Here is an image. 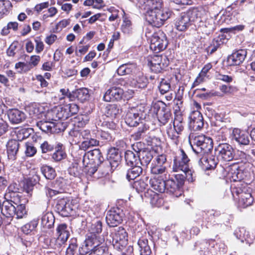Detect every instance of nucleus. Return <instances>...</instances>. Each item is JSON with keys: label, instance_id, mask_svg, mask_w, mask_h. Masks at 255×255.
I'll use <instances>...</instances> for the list:
<instances>
[{"label": "nucleus", "instance_id": "obj_36", "mask_svg": "<svg viewBox=\"0 0 255 255\" xmlns=\"http://www.w3.org/2000/svg\"><path fill=\"white\" fill-rule=\"evenodd\" d=\"M56 231L57 237L66 242L70 236V232L67 225L66 224L59 225L57 227Z\"/></svg>", "mask_w": 255, "mask_h": 255}, {"label": "nucleus", "instance_id": "obj_34", "mask_svg": "<svg viewBox=\"0 0 255 255\" xmlns=\"http://www.w3.org/2000/svg\"><path fill=\"white\" fill-rule=\"evenodd\" d=\"M164 179L165 180V183H166L165 192L171 194H174L176 191L180 189V187L173 178H170L169 174V176H167L166 178Z\"/></svg>", "mask_w": 255, "mask_h": 255}, {"label": "nucleus", "instance_id": "obj_27", "mask_svg": "<svg viewBox=\"0 0 255 255\" xmlns=\"http://www.w3.org/2000/svg\"><path fill=\"white\" fill-rule=\"evenodd\" d=\"M162 177V178L154 177L150 180L151 187L153 190L159 193H163L166 190L165 180L163 175Z\"/></svg>", "mask_w": 255, "mask_h": 255}, {"label": "nucleus", "instance_id": "obj_15", "mask_svg": "<svg viewBox=\"0 0 255 255\" xmlns=\"http://www.w3.org/2000/svg\"><path fill=\"white\" fill-rule=\"evenodd\" d=\"M124 214L120 208L113 209L107 214L106 220L110 227H116L121 224L123 221Z\"/></svg>", "mask_w": 255, "mask_h": 255}, {"label": "nucleus", "instance_id": "obj_29", "mask_svg": "<svg viewBox=\"0 0 255 255\" xmlns=\"http://www.w3.org/2000/svg\"><path fill=\"white\" fill-rule=\"evenodd\" d=\"M234 235L242 242L246 241L247 243L250 244L253 240V237L251 236L249 232L247 231L246 229L243 227L237 228L235 231Z\"/></svg>", "mask_w": 255, "mask_h": 255}, {"label": "nucleus", "instance_id": "obj_32", "mask_svg": "<svg viewBox=\"0 0 255 255\" xmlns=\"http://www.w3.org/2000/svg\"><path fill=\"white\" fill-rule=\"evenodd\" d=\"M89 92L87 88H80L73 92V100L77 98L80 102L84 103L89 99Z\"/></svg>", "mask_w": 255, "mask_h": 255}, {"label": "nucleus", "instance_id": "obj_57", "mask_svg": "<svg viewBox=\"0 0 255 255\" xmlns=\"http://www.w3.org/2000/svg\"><path fill=\"white\" fill-rule=\"evenodd\" d=\"M182 174H176L174 175L175 181L180 188L183 185L185 179L188 181L187 172H182Z\"/></svg>", "mask_w": 255, "mask_h": 255}, {"label": "nucleus", "instance_id": "obj_40", "mask_svg": "<svg viewBox=\"0 0 255 255\" xmlns=\"http://www.w3.org/2000/svg\"><path fill=\"white\" fill-rule=\"evenodd\" d=\"M144 3L148 6V10H161L162 6V0H144Z\"/></svg>", "mask_w": 255, "mask_h": 255}, {"label": "nucleus", "instance_id": "obj_35", "mask_svg": "<svg viewBox=\"0 0 255 255\" xmlns=\"http://www.w3.org/2000/svg\"><path fill=\"white\" fill-rule=\"evenodd\" d=\"M138 153L139 162L142 166H147L153 158L152 154L149 150H140Z\"/></svg>", "mask_w": 255, "mask_h": 255}, {"label": "nucleus", "instance_id": "obj_55", "mask_svg": "<svg viewBox=\"0 0 255 255\" xmlns=\"http://www.w3.org/2000/svg\"><path fill=\"white\" fill-rule=\"evenodd\" d=\"M231 179L234 181H240L244 178V174L242 170L236 168L231 172Z\"/></svg>", "mask_w": 255, "mask_h": 255}, {"label": "nucleus", "instance_id": "obj_33", "mask_svg": "<svg viewBox=\"0 0 255 255\" xmlns=\"http://www.w3.org/2000/svg\"><path fill=\"white\" fill-rule=\"evenodd\" d=\"M133 76L135 77V79H133V82L132 83V84L134 87L138 88H144L146 86L147 79L143 74L140 72L139 70L137 74H135Z\"/></svg>", "mask_w": 255, "mask_h": 255}, {"label": "nucleus", "instance_id": "obj_16", "mask_svg": "<svg viewBox=\"0 0 255 255\" xmlns=\"http://www.w3.org/2000/svg\"><path fill=\"white\" fill-rule=\"evenodd\" d=\"M193 13V12L191 11L181 13L175 22V26L178 30L183 31L187 29L194 20L191 17Z\"/></svg>", "mask_w": 255, "mask_h": 255}, {"label": "nucleus", "instance_id": "obj_62", "mask_svg": "<svg viewBox=\"0 0 255 255\" xmlns=\"http://www.w3.org/2000/svg\"><path fill=\"white\" fill-rule=\"evenodd\" d=\"M131 21L127 19H124L122 25V30L123 32L125 33L128 34L131 31Z\"/></svg>", "mask_w": 255, "mask_h": 255}, {"label": "nucleus", "instance_id": "obj_5", "mask_svg": "<svg viewBox=\"0 0 255 255\" xmlns=\"http://www.w3.org/2000/svg\"><path fill=\"white\" fill-rule=\"evenodd\" d=\"M56 208L62 216L68 217L74 215L78 208V205L73 200L63 198L57 200Z\"/></svg>", "mask_w": 255, "mask_h": 255}, {"label": "nucleus", "instance_id": "obj_8", "mask_svg": "<svg viewBox=\"0 0 255 255\" xmlns=\"http://www.w3.org/2000/svg\"><path fill=\"white\" fill-rule=\"evenodd\" d=\"M104 158L102 153L98 148H95L93 150L89 151L85 153L83 157L82 162L83 166H88V165L97 164L99 168L104 167L105 166L103 164Z\"/></svg>", "mask_w": 255, "mask_h": 255}, {"label": "nucleus", "instance_id": "obj_23", "mask_svg": "<svg viewBox=\"0 0 255 255\" xmlns=\"http://www.w3.org/2000/svg\"><path fill=\"white\" fill-rule=\"evenodd\" d=\"M139 69L134 63H127L121 65L117 69L119 75H131L134 76L137 74Z\"/></svg>", "mask_w": 255, "mask_h": 255}, {"label": "nucleus", "instance_id": "obj_18", "mask_svg": "<svg viewBox=\"0 0 255 255\" xmlns=\"http://www.w3.org/2000/svg\"><path fill=\"white\" fill-rule=\"evenodd\" d=\"M232 140H235L241 145H248L250 142V137L249 133L240 129L235 128L233 129L231 134Z\"/></svg>", "mask_w": 255, "mask_h": 255}, {"label": "nucleus", "instance_id": "obj_9", "mask_svg": "<svg viewBox=\"0 0 255 255\" xmlns=\"http://www.w3.org/2000/svg\"><path fill=\"white\" fill-rule=\"evenodd\" d=\"M109 160L105 161L103 164L105 166V169L102 172L103 175L109 173V172L115 169L122 159L121 152L116 147L111 148L109 150Z\"/></svg>", "mask_w": 255, "mask_h": 255}, {"label": "nucleus", "instance_id": "obj_26", "mask_svg": "<svg viewBox=\"0 0 255 255\" xmlns=\"http://www.w3.org/2000/svg\"><path fill=\"white\" fill-rule=\"evenodd\" d=\"M8 117L11 123L18 124L25 119V115L23 112L17 109H12L9 111Z\"/></svg>", "mask_w": 255, "mask_h": 255}, {"label": "nucleus", "instance_id": "obj_54", "mask_svg": "<svg viewBox=\"0 0 255 255\" xmlns=\"http://www.w3.org/2000/svg\"><path fill=\"white\" fill-rule=\"evenodd\" d=\"M89 255H111L107 247L99 246L92 251Z\"/></svg>", "mask_w": 255, "mask_h": 255}, {"label": "nucleus", "instance_id": "obj_49", "mask_svg": "<svg viewBox=\"0 0 255 255\" xmlns=\"http://www.w3.org/2000/svg\"><path fill=\"white\" fill-rule=\"evenodd\" d=\"M38 225L36 221H32L29 223L26 224L21 227V231L26 235L29 234L33 231Z\"/></svg>", "mask_w": 255, "mask_h": 255}, {"label": "nucleus", "instance_id": "obj_50", "mask_svg": "<svg viewBox=\"0 0 255 255\" xmlns=\"http://www.w3.org/2000/svg\"><path fill=\"white\" fill-rule=\"evenodd\" d=\"M106 114L108 117L115 118L120 114V110L116 105H111L107 107Z\"/></svg>", "mask_w": 255, "mask_h": 255}, {"label": "nucleus", "instance_id": "obj_61", "mask_svg": "<svg viewBox=\"0 0 255 255\" xmlns=\"http://www.w3.org/2000/svg\"><path fill=\"white\" fill-rule=\"evenodd\" d=\"M20 241L22 245L26 247H30L34 241L33 237L31 235H25L21 237Z\"/></svg>", "mask_w": 255, "mask_h": 255}, {"label": "nucleus", "instance_id": "obj_39", "mask_svg": "<svg viewBox=\"0 0 255 255\" xmlns=\"http://www.w3.org/2000/svg\"><path fill=\"white\" fill-rule=\"evenodd\" d=\"M54 216L51 212L46 213L41 218V224L46 228H51L54 225Z\"/></svg>", "mask_w": 255, "mask_h": 255}, {"label": "nucleus", "instance_id": "obj_21", "mask_svg": "<svg viewBox=\"0 0 255 255\" xmlns=\"http://www.w3.org/2000/svg\"><path fill=\"white\" fill-rule=\"evenodd\" d=\"M247 52L244 50H238L228 56V64L230 66L239 65L243 62L246 57Z\"/></svg>", "mask_w": 255, "mask_h": 255}, {"label": "nucleus", "instance_id": "obj_28", "mask_svg": "<svg viewBox=\"0 0 255 255\" xmlns=\"http://www.w3.org/2000/svg\"><path fill=\"white\" fill-rule=\"evenodd\" d=\"M15 205L10 201H3L1 214L6 218H13L15 213Z\"/></svg>", "mask_w": 255, "mask_h": 255}, {"label": "nucleus", "instance_id": "obj_6", "mask_svg": "<svg viewBox=\"0 0 255 255\" xmlns=\"http://www.w3.org/2000/svg\"><path fill=\"white\" fill-rule=\"evenodd\" d=\"M234 190L233 194L235 193L239 198V206L245 208L252 205L254 202V197L251 194V189L246 185H241V187L238 185Z\"/></svg>", "mask_w": 255, "mask_h": 255}, {"label": "nucleus", "instance_id": "obj_3", "mask_svg": "<svg viewBox=\"0 0 255 255\" xmlns=\"http://www.w3.org/2000/svg\"><path fill=\"white\" fill-rule=\"evenodd\" d=\"M172 14V12L167 8L158 11L147 10L145 14V19L153 26L159 27Z\"/></svg>", "mask_w": 255, "mask_h": 255}, {"label": "nucleus", "instance_id": "obj_42", "mask_svg": "<svg viewBox=\"0 0 255 255\" xmlns=\"http://www.w3.org/2000/svg\"><path fill=\"white\" fill-rule=\"evenodd\" d=\"M65 243L66 242L62 240L59 237L57 238H53L50 241L49 246L51 248L60 252L62 250V247Z\"/></svg>", "mask_w": 255, "mask_h": 255}, {"label": "nucleus", "instance_id": "obj_56", "mask_svg": "<svg viewBox=\"0 0 255 255\" xmlns=\"http://www.w3.org/2000/svg\"><path fill=\"white\" fill-rule=\"evenodd\" d=\"M18 28V23L17 22H9L6 26H4L1 32L2 35H5L9 33L10 29H13L15 31Z\"/></svg>", "mask_w": 255, "mask_h": 255}, {"label": "nucleus", "instance_id": "obj_37", "mask_svg": "<svg viewBox=\"0 0 255 255\" xmlns=\"http://www.w3.org/2000/svg\"><path fill=\"white\" fill-rule=\"evenodd\" d=\"M125 160L127 164L130 166L137 165L139 164V155H136L133 152L128 150L125 152Z\"/></svg>", "mask_w": 255, "mask_h": 255}, {"label": "nucleus", "instance_id": "obj_63", "mask_svg": "<svg viewBox=\"0 0 255 255\" xmlns=\"http://www.w3.org/2000/svg\"><path fill=\"white\" fill-rule=\"evenodd\" d=\"M25 154L27 156H33L37 151L36 148L31 143H26Z\"/></svg>", "mask_w": 255, "mask_h": 255}, {"label": "nucleus", "instance_id": "obj_58", "mask_svg": "<svg viewBox=\"0 0 255 255\" xmlns=\"http://www.w3.org/2000/svg\"><path fill=\"white\" fill-rule=\"evenodd\" d=\"M147 184L142 180L134 181L133 184V187L138 192H142L147 187Z\"/></svg>", "mask_w": 255, "mask_h": 255}, {"label": "nucleus", "instance_id": "obj_19", "mask_svg": "<svg viewBox=\"0 0 255 255\" xmlns=\"http://www.w3.org/2000/svg\"><path fill=\"white\" fill-rule=\"evenodd\" d=\"M123 90L117 87H113L109 89L105 93L103 99L106 102L119 101L123 98Z\"/></svg>", "mask_w": 255, "mask_h": 255}, {"label": "nucleus", "instance_id": "obj_13", "mask_svg": "<svg viewBox=\"0 0 255 255\" xmlns=\"http://www.w3.org/2000/svg\"><path fill=\"white\" fill-rule=\"evenodd\" d=\"M100 241L96 235H88L84 243L79 249L81 255H86L90 253L100 246Z\"/></svg>", "mask_w": 255, "mask_h": 255}, {"label": "nucleus", "instance_id": "obj_22", "mask_svg": "<svg viewBox=\"0 0 255 255\" xmlns=\"http://www.w3.org/2000/svg\"><path fill=\"white\" fill-rule=\"evenodd\" d=\"M79 108L77 105L74 103L69 104L61 109L58 113V118L61 119H67L69 117L78 113Z\"/></svg>", "mask_w": 255, "mask_h": 255}, {"label": "nucleus", "instance_id": "obj_24", "mask_svg": "<svg viewBox=\"0 0 255 255\" xmlns=\"http://www.w3.org/2000/svg\"><path fill=\"white\" fill-rule=\"evenodd\" d=\"M125 122L129 127H135L139 124L140 117L136 109H131L128 111L126 117Z\"/></svg>", "mask_w": 255, "mask_h": 255}, {"label": "nucleus", "instance_id": "obj_30", "mask_svg": "<svg viewBox=\"0 0 255 255\" xmlns=\"http://www.w3.org/2000/svg\"><path fill=\"white\" fill-rule=\"evenodd\" d=\"M137 245L139 247L140 255H151L152 252L148 244V241L144 237L138 239Z\"/></svg>", "mask_w": 255, "mask_h": 255}, {"label": "nucleus", "instance_id": "obj_64", "mask_svg": "<svg viewBox=\"0 0 255 255\" xmlns=\"http://www.w3.org/2000/svg\"><path fill=\"white\" fill-rule=\"evenodd\" d=\"M69 173L74 177L78 176L80 173V169L78 164L76 163H73L69 168Z\"/></svg>", "mask_w": 255, "mask_h": 255}, {"label": "nucleus", "instance_id": "obj_31", "mask_svg": "<svg viewBox=\"0 0 255 255\" xmlns=\"http://www.w3.org/2000/svg\"><path fill=\"white\" fill-rule=\"evenodd\" d=\"M159 122L162 125H165L170 119L171 113L169 110L165 107L159 108L157 112Z\"/></svg>", "mask_w": 255, "mask_h": 255}, {"label": "nucleus", "instance_id": "obj_48", "mask_svg": "<svg viewBox=\"0 0 255 255\" xmlns=\"http://www.w3.org/2000/svg\"><path fill=\"white\" fill-rule=\"evenodd\" d=\"M147 127L142 124L137 129V130L132 134V137L136 140H139L143 138L147 131Z\"/></svg>", "mask_w": 255, "mask_h": 255}, {"label": "nucleus", "instance_id": "obj_14", "mask_svg": "<svg viewBox=\"0 0 255 255\" xmlns=\"http://www.w3.org/2000/svg\"><path fill=\"white\" fill-rule=\"evenodd\" d=\"M168 64V61L165 56L154 55L148 59V65L150 69L155 73L160 72Z\"/></svg>", "mask_w": 255, "mask_h": 255}, {"label": "nucleus", "instance_id": "obj_4", "mask_svg": "<svg viewBox=\"0 0 255 255\" xmlns=\"http://www.w3.org/2000/svg\"><path fill=\"white\" fill-rule=\"evenodd\" d=\"M173 128L171 125L167 128L168 136L175 143L178 141V135L181 134L186 126V123L181 114H175L173 122Z\"/></svg>", "mask_w": 255, "mask_h": 255}, {"label": "nucleus", "instance_id": "obj_52", "mask_svg": "<svg viewBox=\"0 0 255 255\" xmlns=\"http://www.w3.org/2000/svg\"><path fill=\"white\" fill-rule=\"evenodd\" d=\"M19 197L18 193L16 192H6L4 195L5 201H10L15 205H17V203H18Z\"/></svg>", "mask_w": 255, "mask_h": 255}, {"label": "nucleus", "instance_id": "obj_2", "mask_svg": "<svg viewBox=\"0 0 255 255\" xmlns=\"http://www.w3.org/2000/svg\"><path fill=\"white\" fill-rule=\"evenodd\" d=\"M190 159L184 151L181 149L180 155L174 159L172 170L174 172H187L188 181L192 182L195 180L193 176L194 171L189 168Z\"/></svg>", "mask_w": 255, "mask_h": 255}, {"label": "nucleus", "instance_id": "obj_25", "mask_svg": "<svg viewBox=\"0 0 255 255\" xmlns=\"http://www.w3.org/2000/svg\"><path fill=\"white\" fill-rule=\"evenodd\" d=\"M19 147L18 141L15 139L9 140L6 144L7 157L9 159L14 160L16 159Z\"/></svg>", "mask_w": 255, "mask_h": 255}, {"label": "nucleus", "instance_id": "obj_12", "mask_svg": "<svg viewBox=\"0 0 255 255\" xmlns=\"http://www.w3.org/2000/svg\"><path fill=\"white\" fill-rule=\"evenodd\" d=\"M217 159L216 160L228 162L232 161L235 157V150L232 146L228 143H221L216 147Z\"/></svg>", "mask_w": 255, "mask_h": 255}, {"label": "nucleus", "instance_id": "obj_10", "mask_svg": "<svg viewBox=\"0 0 255 255\" xmlns=\"http://www.w3.org/2000/svg\"><path fill=\"white\" fill-rule=\"evenodd\" d=\"M166 157L164 154L158 155L153 160L150 167V172L153 175H162L164 178L169 176L167 168L166 166Z\"/></svg>", "mask_w": 255, "mask_h": 255}, {"label": "nucleus", "instance_id": "obj_20", "mask_svg": "<svg viewBox=\"0 0 255 255\" xmlns=\"http://www.w3.org/2000/svg\"><path fill=\"white\" fill-rule=\"evenodd\" d=\"M59 124L47 121H39L36 122V126L46 133H54L59 130Z\"/></svg>", "mask_w": 255, "mask_h": 255}, {"label": "nucleus", "instance_id": "obj_43", "mask_svg": "<svg viewBox=\"0 0 255 255\" xmlns=\"http://www.w3.org/2000/svg\"><path fill=\"white\" fill-rule=\"evenodd\" d=\"M99 141L93 138L90 137L86 140H84L80 145L81 149L86 150L88 148L99 145Z\"/></svg>", "mask_w": 255, "mask_h": 255}, {"label": "nucleus", "instance_id": "obj_11", "mask_svg": "<svg viewBox=\"0 0 255 255\" xmlns=\"http://www.w3.org/2000/svg\"><path fill=\"white\" fill-rule=\"evenodd\" d=\"M168 45L166 35L161 31L154 33L150 39V48L154 53L164 50Z\"/></svg>", "mask_w": 255, "mask_h": 255}, {"label": "nucleus", "instance_id": "obj_45", "mask_svg": "<svg viewBox=\"0 0 255 255\" xmlns=\"http://www.w3.org/2000/svg\"><path fill=\"white\" fill-rule=\"evenodd\" d=\"M15 206L16 207H15V212H14L15 214L14 216H16V218L18 219L25 218L27 215L25 205L22 204L18 205V203H17V205H15Z\"/></svg>", "mask_w": 255, "mask_h": 255}, {"label": "nucleus", "instance_id": "obj_44", "mask_svg": "<svg viewBox=\"0 0 255 255\" xmlns=\"http://www.w3.org/2000/svg\"><path fill=\"white\" fill-rule=\"evenodd\" d=\"M41 171L46 179L52 180L56 176V172L52 167L45 165L41 168Z\"/></svg>", "mask_w": 255, "mask_h": 255}, {"label": "nucleus", "instance_id": "obj_1", "mask_svg": "<svg viewBox=\"0 0 255 255\" xmlns=\"http://www.w3.org/2000/svg\"><path fill=\"white\" fill-rule=\"evenodd\" d=\"M193 150L199 158L198 163L202 169L205 171L213 170L217 166V162L215 158L207 157V154L213 148V140L210 137L200 134L195 136L192 139Z\"/></svg>", "mask_w": 255, "mask_h": 255}, {"label": "nucleus", "instance_id": "obj_59", "mask_svg": "<svg viewBox=\"0 0 255 255\" xmlns=\"http://www.w3.org/2000/svg\"><path fill=\"white\" fill-rule=\"evenodd\" d=\"M222 43L221 38L220 37L214 39L212 41V44L209 47V49L210 50V53L212 54L215 52Z\"/></svg>", "mask_w": 255, "mask_h": 255}, {"label": "nucleus", "instance_id": "obj_38", "mask_svg": "<svg viewBox=\"0 0 255 255\" xmlns=\"http://www.w3.org/2000/svg\"><path fill=\"white\" fill-rule=\"evenodd\" d=\"M131 167L128 170L126 174V178L128 181L134 180L139 176L142 172V168L138 165Z\"/></svg>", "mask_w": 255, "mask_h": 255}, {"label": "nucleus", "instance_id": "obj_53", "mask_svg": "<svg viewBox=\"0 0 255 255\" xmlns=\"http://www.w3.org/2000/svg\"><path fill=\"white\" fill-rule=\"evenodd\" d=\"M212 67V65L210 63H207L206 64L203 68H202L201 71L199 74L198 77L196 78V81L194 83H200L203 81V78L205 77L208 72L209 70H210Z\"/></svg>", "mask_w": 255, "mask_h": 255}, {"label": "nucleus", "instance_id": "obj_41", "mask_svg": "<svg viewBox=\"0 0 255 255\" xmlns=\"http://www.w3.org/2000/svg\"><path fill=\"white\" fill-rule=\"evenodd\" d=\"M62 147V144L58 143L56 147V151L52 154L53 159L56 162L60 161L66 157V154L63 150Z\"/></svg>", "mask_w": 255, "mask_h": 255}, {"label": "nucleus", "instance_id": "obj_51", "mask_svg": "<svg viewBox=\"0 0 255 255\" xmlns=\"http://www.w3.org/2000/svg\"><path fill=\"white\" fill-rule=\"evenodd\" d=\"M158 88L160 93L162 95L167 93L169 91L171 86L169 80L162 79L158 86Z\"/></svg>", "mask_w": 255, "mask_h": 255}, {"label": "nucleus", "instance_id": "obj_7", "mask_svg": "<svg viewBox=\"0 0 255 255\" xmlns=\"http://www.w3.org/2000/svg\"><path fill=\"white\" fill-rule=\"evenodd\" d=\"M112 245L114 248L119 251H123L128 244V233L126 230L120 227L112 233Z\"/></svg>", "mask_w": 255, "mask_h": 255}, {"label": "nucleus", "instance_id": "obj_17", "mask_svg": "<svg viewBox=\"0 0 255 255\" xmlns=\"http://www.w3.org/2000/svg\"><path fill=\"white\" fill-rule=\"evenodd\" d=\"M189 126L194 131L200 130L204 126V120L201 113L198 111H193L189 116Z\"/></svg>", "mask_w": 255, "mask_h": 255}, {"label": "nucleus", "instance_id": "obj_46", "mask_svg": "<svg viewBox=\"0 0 255 255\" xmlns=\"http://www.w3.org/2000/svg\"><path fill=\"white\" fill-rule=\"evenodd\" d=\"M43 107L37 105H33L29 107V112L30 115L39 118L44 114Z\"/></svg>", "mask_w": 255, "mask_h": 255}, {"label": "nucleus", "instance_id": "obj_47", "mask_svg": "<svg viewBox=\"0 0 255 255\" xmlns=\"http://www.w3.org/2000/svg\"><path fill=\"white\" fill-rule=\"evenodd\" d=\"M102 231V223L101 221H96L93 223L89 228L90 235L99 234Z\"/></svg>", "mask_w": 255, "mask_h": 255}, {"label": "nucleus", "instance_id": "obj_60", "mask_svg": "<svg viewBox=\"0 0 255 255\" xmlns=\"http://www.w3.org/2000/svg\"><path fill=\"white\" fill-rule=\"evenodd\" d=\"M40 57L39 55H32L30 57V61L28 64L27 70H30L32 67L36 66L40 61Z\"/></svg>", "mask_w": 255, "mask_h": 255}]
</instances>
